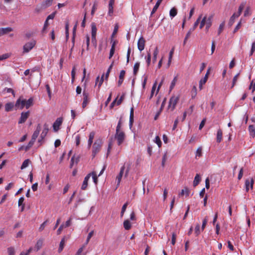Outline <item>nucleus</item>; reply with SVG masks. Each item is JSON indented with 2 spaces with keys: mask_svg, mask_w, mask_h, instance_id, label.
<instances>
[{
  "mask_svg": "<svg viewBox=\"0 0 255 255\" xmlns=\"http://www.w3.org/2000/svg\"><path fill=\"white\" fill-rule=\"evenodd\" d=\"M54 0H43L42 2L36 5L34 8V12L38 13L44 10L47 8L52 5Z\"/></svg>",
  "mask_w": 255,
  "mask_h": 255,
  "instance_id": "1",
  "label": "nucleus"
},
{
  "mask_svg": "<svg viewBox=\"0 0 255 255\" xmlns=\"http://www.w3.org/2000/svg\"><path fill=\"white\" fill-rule=\"evenodd\" d=\"M103 145L102 139L98 138L95 140L92 146V156L94 157L100 152Z\"/></svg>",
  "mask_w": 255,
  "mask_h": 255,
  "instance_id": "2",
  "label": "nucleus"
},
{
  "mask_svg": "<svg viewBox=\"0 0 255 255\" xmlns=\"http://www.w3.org/2000/svg\"><path fill=\"white\" fill-rule=\"evenodd\" d=\"M179 95H174L170 98L168 107L171 111H173L175 109L176 105L179 100Z\"/></svg>",
  "mask_w": 255,
  "mask_h": 255,
  "instance_id": "3",
  "label": "nucleus"
},
{
  "mask_svg": "<svg viewBox=\"0 0 255 255\" xmlns=\"http://www.w3.org/2000/svg\"><path fill=\"white\" fill-rule=\"evenodd\" d=\"M115 137L117 140L118 145H120L124 142L125 139L126 135L123 131H116Z\"/></svg>",
  "mask_w": 255,
  "mask_h": 255,
  "instance_id": "4",
  "label": "nucleus"
},
{
  "mask_svg": "<svg viewBox=\"0 0 255 255\" xmlns=\"http://www.w3.org/2000/svg\"><path fill=\"white\" fill-rule=\"evenodd\" d=\"M36 43V40L34 39L26 43L23 46V53L29 52L35 46Z\"/></svg>",
  "mask_w": 255,
  "mask_h": 255,
  "instance_id": "5",
  "label": "nucleus"
},
{
  "mask_svg": "<svg viewBox=\"0 0 255 255\" xmlns=\"http://www.w3.org/2000/svg\"><path fill=\"white\" fill-rule=\"evenodd\" d=\"M91 35H92V43L95 46L97 45L96 40V33H97V27L95 23L92 22L91 25Z\"/></svg>",
  "mask_w": 255,
  "mask_h": 255,
  "instance_id": "6",
  "label": "nucleus"
},
{
  "mask_svg": "<svg viewBox=\"0 0 255 255\" xmlns=\"http://www.w3.org/2000/svg\"><path fill=\"white\" fill-rule=\"evenodd\" d=\"M83 101L82 103V108H85L89 103L90 100L89 98V93L86 90L83 92Z\"/></svg>",
  "mask_w": 255,
  "mask_h": 255,
  "instance_id": "7",
  "label": "nucleus"
},
{
  "mask_svg": "<svg viewBox=\"0 0 255 255\" xmlns=\"http://www.w3.org/2000/svg\"><path fill=\"white\" fill-rule=\"evenodd\" d=\"M63 122L62 118H58L56 119L53 125V129L55 131H57L59 129L60 126Z\"/></svg>",
  "mask_w": 255,
  "mask_h": 255,
  "instance_id": "8",
  "label": "nucleus"
},
{
  "mask_svg": "<svg viewBox=\"0 0 255 255\" xmlns=\"http://www.w3.org/2000/svg\"><path fill=\"white\" fill-rule=\"evenodd\" d=\"M26 100L20 97L17 100L15 103V107L22 110L25 106Z\"/></svg>",
  "mask_w": 255,
  "mask_h": 255,
  "instance_id": "9",
  "label": "nucleus"
},
{
  "mask_svg": "<svg viewBox=\"0 0 255 255\" xmlns=\"http://www.w3.org/2000/svg\"><path fill=\"white\" fill-rule=\"evenodd\" d=\"M30 113L29 111L26 112H22L21 116L18 121V124H21L25 122L27 118L29 116Z\"/></svg>",
  "mask_w": 255,
  "mask_h": 255,
  "instance_id": "10",
  "label": "nucleus"
},
{
  "mask_svg": "<svg viewBox=\"0 0 255 255\" xmlns=\"http://www.w3.org/2000/svg\"><path fill=\"white\" fill-rule=\"evenodd\" d=\"M145 43V40L144 38L142 36H141L138 39V42H137L138 49L140 51H142L144 49Z\"/></svg>",
  "mask_w": 255,
  "mask_h": 255,
  "instance_id": "11",
  "label": "nucleus"
},
{
  "mask_svg": "<svg viewBox=\"0 0 255 255\" xmlns=\"http://www.w3.org/2000/svg\"><path fill=\"white\" fill-rule=\"evenodd\" d=\"M115 0H110L108 4V14L110 16H112L114 13V5Z\"/></svg>",
  "mask_w": 255,
  "mask_h": 255,
  "instance_id": "12",
  "label": "nucleus"
},
{
  "mask_svg": "<svg viewBox=\"0 0 255 255\" xmlns=\"http://www.w3.org/2000/svg\"><path fill=\"white\" fill-rule=\"evenodd\" d=\"M125 169V165H124L120 169V171L118 175L116 177V181L117 182V185H119L120 184L121 181V179L124 174V172Z\"/></svg>",
  "mask_w": 255,
  "mask_h": 255,
  "instance_id": "13",
  "label": "nucleus"
},
{
  "mask_svg": "<svg viewBox=\"0 0 255 255\" xmlns=\"http://www.w3.org/2000/svg\"><path fill=\"white\" fill-rule=\"evenodd\" d=\"M41 130V126L39 124L37 125L36 127V128L35 130L34 131L31 139L34 141L36 140V138H37L38 135L39 134L40 131Z\"/></svg>",
  "mask_w": 255,
  "mask_h": 255,
  "instance_id": "14",
  "label": "nucleus"
},
{
  "mask_svg": "<svg viewBox=\"0 0 255 255\" xmlns=\"http://www.w3.org/2000/svg\"><path fill=\"white\" fill-rule=\"evenodd\" d=\"M245 2H242L239 7L238 11L237 13H234L232 16H234L235 18L238 17L241 14L245 6Z\"/></svg>",
  "mask_w": 255,
  "mask_h": 255,
  "instance_id": "15",
  "label": "nucleus"
},
{
  "mask_svg": "<svg viewBox=\"0 0 255 255\" xmlns=\"http://www.w3.org/2000/svg\"><path fill=\"white\" fill-rule=\"evenodd\" d=\"M245 2H242L239 7L238 11L237 13H234L232 16H234L235 18L238 17L241 14L245 6Z\"/></svg>",
  "mask_w": 255,
  "mask_h": 255,
  "instance_id": "16",
  "label": "nucleus"
},
{
  "mask_svg": "<svg viewBox=\"0 0 255 255\" xmlns=\"http://www.w3.org/2000/svg\"><path fill=\"white\" fill-rule=\"evenodd\" d=\"M245 2H242L239 7L238 11L237 13H234L232 16H234L235 18L238 17L241 14L245 6Z\"/></svg>",
  "mask_w": 255,
  "mask_h": 255,
  "instance_id": "17",
  "label": "nucleus"
},
{
  "mask_svg": "<svg viewBox=\"0 0 255 255\" xmlns=\"http://www.w3.org/2000/svg\"><path fill=\"white\" fill-rule=\"evenodd\" d=\"M245 2H242L239 7L238 11L237 13H234L232 16H234L235 18L238 17L241 14L245 6Z\"/></svg>",
  "mask_w": 255,
  "mask_h": 255,
  "instance_id": "18",
  "label": "nucleus"
},
{
  "mask_svg": "<svg viewBox=\"0 0 255 255\" xmlns=\"http://www.w3.org/2000/svg\"><path fill=\"white\" fill-rule=\"evenodd\" d=\"M245 2H242L239 7L238 11L237 13H234L232 16H234L235 18L238 17L241 14L245 6Z\"/></svg>",
  "mask_w": 255,
  "mask_h": 255,
  "instance_id": "19",
  "label": "nucleus"
},
{
  "mask_svg": "<svg viewBox=\"0 0 255 255\" xmlns=\"http://www.w3.org/2000/svg\"><path fill=\"white\" fill-rule=\"evenodd\" d=\"M245 2H242L239 7L238 11L237 13H234L232 16H234L235 18L238 17L241 14L245 6Z\"/></svg>",
  "mask_w": 255,
  "mask_h": 255,
  "instance_id": "20",
  "label": "nucleus"
},
{
  "mask_svg": "<svg viewBox=\"0 0 255 255\" xmlns=\"http://www.w3.org/2000/svg\"><path fill=\"white\" fill-rule=\"evenodd\" d=\"M245 2H242L239 7L238 11L237 13H234L232 16H234L235 18L238 17L241 14L245 6Z\"/></svg>",
  "mask_w": 255,
  "mask_h": 255,
  "instance_id": "21",
  "label": "nucleus"
},
{
  "mask_svg": "<svg viewBox=\"0 0 255 255\" xmlns=\"http://www.w3.org/2000/svg\"><path fill=\"white\" fill-rule=\"evenodd\" d=\"M91 177V174H88L84 178L82 185L81 186V189L85 190L86 189L88 186V182Z\"/></svg>",
  "mask_w": 255,
  "mask_h": 255,
  "instance_id": "22",
  "label": "nucleus"
},
{
  "mask_svg": "<svg viewBox=\"0 0 255 255\" xmlns=\"http://www.w3.org/2000/svg\"><path fill=\"white\" fill-rule=\"evenodd\" d=\"M126 71L124 70H122L120 72L119 79L118 83V86L119 87L121 86L122 83H123L124 77L125 76Z\"/></svg>",
  "mask_w": 255,
  "mask_h": 255,
  "instance_id": "23",
  "label": "nucleus"
},
{
  "mask_svg": "<svg viewBox=\"0 0 255 255\" xmlns=\"http://www.w3.org/2000/svg\"><path fill=\"white\" fill-rule=\"evenodd\" d=\"M43 127L44 128L40 134V137L42 138V139H44L49 130L48 125L47 124H45Z\"/></svg>",
  "mask_w": 255,
  "mask_h": 255,
  "instance_id": "24",
  "label": "nucleus"
},
{
  "mask_svg": "<svg viewBox=\"0 0 255 255\" xmlns=\"http://www.w3.org/2000/svg\"><path fill=\"white\" fill-rule=\"evenodd\" d=\"M254 183V181L253 178L251 179V181H250L249 179L246 180L245 185L247 192H248L249 190L250 186L251 187V188H253Z\"/></svg>",
  "mask_w": 255,
  "mask_h": 255,
  "instance_id": "25",
  "label": "nucleus"
},
{
  "mask_svg": "<svg viewBox=\"0 0 255 255\" xmlns=\"http://www.w3.org/2000/svg\"><path fill=\"white\" fill-rule=\"evenodd\" d=\"M12 31V29L11 27H7L5 28H0V36L7 34Z\"/></svg>",
  "mask_w": 255,
  "mask_h": 255,
  "instance_id": "26",
  "label": "nucleus"
},
{
  "mask_svg": "<svg viewBox=\"0 0 255 255\" xmlns=\"http://www.w3.org/2000/svg\"><path fill=\"white\" fill-rule=\"evenodd\" d=\"M95 135V133L94 131H92L90 133L89 136V139L88 141V148H90L92 145V144L93 143V140L94 138Z\"/></svg>",
  "mask_w": 255,
  "mask_h": 255,
  "instance_id": "27",
  "label": "nucleus"
},
{
  "mask_svg": "<svg viewBox=\"0 0 255 255\" xmlns=\"http://www.w3.org/2000/svg\"><path fill=\"white\" fill-rule=\"evenodd\" d=\"M209 71L208 70L207 72V73L206 74L204 78L201 80H200V82H199V89L200 90H201L202 89V86L203 85L205 84L206 82H207V79H208V74H209Z\"/></svg>",
  "mask_w": 255,
  "mask_h": 255,
  "instance_id": "28",
  "label": "nucleus"
},
{
  "mask_svg": "<svg viewBox=\"0 0 255 255\" xmlns=\"http://www.w3.org/2000/svg\"><path fill=\"white\" fill-rule=\"evenodd\" d=\"M223 132L221 129L219 128L217 130L216 140L218 143H220L222 140Z\"/></svg>",
  "mask_w": 255,
  "mask_h": 255,
  "instance_id": "29",
  "label": "nucleus"
},
{
  "mask_svg": "<svg viewBox=\"0 0 255 255\" xmlns=\"http://www.w3.org/2000/svg\"><path fill=\"white\" fill-rule=\"evenodd\" d=\"M213 16L212 15L209 16L207 18V21L205 24L206 25V30L207 31H208L209 28L211 26L212 24V19Z\"/></svg>",
  "mask_w": 255,
  "mask_h": 255,
  "instance_id": "30",
  "label": "nucleus"
},
{
  "mask_svg": "<svg viewBox=\"0 0 255 255\" xmlns=\"http://www.w3.org/2000/svg\"><path fill=\"white\" fill-rule=\"evenodd\" d=\"M14 107V105L12 103H7L5 105V111L7 112L12 110Z\"/></svg>",
  "mask_w": 255,
  "mask_h": 255,
  "instance_id": "31",
  "label": "nucleus"
},
{
  "mask_svg": "<svg viewBox=\"0 0 255 255\" xmlns=\"http://www.w3.org/2000/svg\"><path fill=\"white\" fill-rule=\"evenodd\" d=\"M131 164H132V162L130 161H128L127 163H125L124 165H125V168L127 167V169H126V172H125V177H127L128 174V172L129 171V170H130V167L131 166Z\"/></svg>",
  "mask_w": 255,
  "mask_h": 255,
  "instance_id": "32",
  "label": "nucleus"
},
{
  "mask_svg": "<svg viewBox=\"0 0 255 255\" xmlns=\"http://www.w3.org/2000/svg\"><path fill=\"white\" fill-rule=\"evenodd\" d=\"M133 117H134V110L133 108H131L130 111V115H129V126L130 127L132 126L133 122Z\"/></svg>",
  "mask_w": 255,
  "mask_h": 255,
  "instance_id": "33",
  "label": "nucleus"
},
{
  "mask_svg": "<svg viewBox=\"0 0 255 255\" xmlns=\"http://www.w3.org/2000/svg\"><path fill=\"white\" fill-rule=\"evenodd\" d=\"M124 227L126 230H129L131 227V224L128 220H126L123 223Z\"/></svg>",
  "mask_w": 255,
  "mask_h": 255,
  "instance_id": "34",
  "label": "nucleus"
},
{
  "mask_svg": "<svg viewBox=\"0 0 255 255\" xmlns=\"http://www.w3.org/2000/svg\"><path fill=\"white\" fill-rule=\"evenodd\" d=\"M163 0H158L156 2L155 5H154V6L153 7L152 10V11L151 12V15H152L153 14H154L156 11L157 10V9H158L159 5L160 4L161 2H162Z\"/></svg>",
  "mask_w": 255,
  "mask_h": 255,
  "instance_id": "35",
  "label": "nucleus"
},
{
  "mask_svg": "<svg viewBox=\"0 0 255 255\" xmlns=\"http://www.w3.org/2000/svg\"><path fill=\"white\" fill-rule=\"evenodd\" d=\"M201 181V178L198 174H197L194 178V180L193 181V186L196 187L197 186L199 182Z\"/></svg>",
  "mask_w": 255,
  "mask_h": 255,
  "instance_id": "36",
  "label": "nucleus"
},
{
  "mask_svg": "<svg viewBox=\"0 0 255 255\" xmlns=\"http://www.w3.org/2000/svg\"><path fill=\"white\" fill-rule=\"evenodd\" d=\"M159 51L157 47H156L154 50L153 53V57H152V62L153 63H154L157 59V56L158 54Z\"/></svg>",
  "mask_w": 255,
  "mask_h": 255,
  "instance_id": "37",
  "label": "nucleus"
},
{
  "mask_svg": "<svg viewBox=\"0 0 255 255\" xmlns=\"http://www.w3.org/2000/svg\"><path fill=\"white\" fill-rule=\"evenodd\" d=\"M194 31V28H190L189 30L187 33L185 37L184 38V41H183V45H185L186 44V41L188 39V38L190 37L192 32Z\"/></svg>",
  "mask_w": 255,
  "mask_h": 255,
  "instance_id": "38",
  "label": "nucleus"
},
{
  "mask_svg": "<svg viewBox=\"0 0 255 255\" xmlns=\"http://www.w3.org/2000/svg\"><path fill=\"white\" fill-rule=\"evenodd\" d=\"M33 98H30L28 100H26L25 102V108L27 109L33 105Z\"/></svg>",
  "mask_w": 255,
  "mask_h": 255,
  "instance_id": "39",
  "label": "nucleus"
},
{
  "mask_svg": "<svg viewBox=\"0 0 255 255\" xmlns=\"http://www.w3.org/2000/svg\"><path fill=\"white\" fill-rule=\"evenodd\" d=\"M190 193V191L187 187H185L181 190V192L179 193V196H183L185 195L186 196H188Z\"/></svg>",
  "mask_w": 255,
  "mask_h": 255,
  "instance_id": "40",
  "label": "nucleus"
},
{
  "mask_svg": "<svg viewBox=\"0 0 255 255\" xmlns=\"http://www.w3.org/2000/svg\"><path fill=\"white\" fill-rule=\"evenodd\" d=\"M249 130L251 136L254 137L255 136V128L253 125L249 127Z\"/></svg>",
  "mask_w": 255,
  "mask_h": 255,
  "instance_id": "41",
  "label": "nucleus"
},
{
  "mask_svg": "<svg viewBox=\"0 0 255 255\" xmlns=\"http://www.w3.org/2000/svg\"><path fill=\"white\" fill-rule=\"evenodd\" d=\"M30 162V161L28 159H25V160H24V161L23 162V163L21 166L20 169L21 170H22V169L25 168L26 167H27L28 166Z\"/></svg>",
  "mask_w": 255,
  "mask_h": 255,
  "instance_id": "42",
  "label": "nucleus"
},
{
  "mask_svg": "<svg viewBox=\"0 0 255 255\" xmlns=\"http://www.w3.org/2000/svg\"><path fill=\"white\" fill-rule=\"evenodd\" d=\"M139 65H140V63L138 62H137L134 64V66H133V74L134 75H136V74L138 71L139 68Z\"/></svg>",
  "mask_w": 255,
  "mask_h": 255,
  "instance_id": "43",
  "label": "nucleus"
},
{
  "mask_svg": "<svg viewBox=\"0 0 255 255\" xmlns=\"http://www.w3.org/2000/svg\"><path fill=\"white\" fill-rule=\"evenodd\" d=\"M65 238H63L61 240V242L60 243L59 247V249H58V252L59 253H60L63 250L64 244H65Z\"/></svg>",
  "mask_w": 255,
  "mask_h": 255,
  "instance_id": "44",
  "label": "nucleus"
},
{
  "mask_svg": "<svg viewBox=\"0 0 255 255\" xmlns=\"http://www.w3.org/2000/svg\"><path fill=\"white\" fill-rule=\"evenodd\" d=\"M115 51V43L114 42L112 44L111 50H110V55H109V59H111L113 57V55L114 54Z\"/></svg>",
  "mask_w": 255,
  "mask_h": 255,
  "instance_id": "45",
  "label": "nucleus"
},
{
  "mask_svg": "<svg viewBox=\"0 0 255 255\" xmlns=\"http://www.w3.org/2000/svg\"><path fill=\"white\" fill-rule=\"evenodd\" d=\"M177 13V11L175 7H173L170 9L169 14L172 18L176 16Z\"/></svg>",
  "mask_w": 255,
  "mask_h": 255,
  "instance_id": "46",
  "label": "nucleus"
},
{
  "mask_svg": "<svg viewBox=\"0 0 255 255\" xmlns=\"http://www.w3.org/2000/svg\"><path fill=\"white\" fill-rule=\"evenodd\" d=\"M202 148L201 147H199L197 148L196 152V155L195 157H200L202 156Z\"/></svg>",
  "mask_w": 255,
  "mask_h": 255,
  "instance_id": "47",
  "label": "nucleus"
},
{
  "mask_svg": "<svg viewBox=\"0 0 255 255\" xmlns=\"http://www.w3.org/2000/svg\"><path fill=\"white\" fill-rule=\"evenodd\" d=\"M207 18H208L206 16H204L203 18L201 20L199 26L200 29H202L204 26L207 21Z\"/></svg>",
  "mask_w": 255,
  "mask_h": 255,
  "instance_id": "48",
  "label": "nucleus"
},
{
  "mask_svg": "<svg viewBox=\"0 0 255 255\" xmlns=\"http://www.w3.org/2000/svg\"><path fill=\"white\" fill-rule=\"evenodd\" d=\"M43 245V241L42 240H39L35 245V248L37 251H38L42 247Z\"/></svg>",
  "mask_w": 255,
  "mask_h": 255,
  "instance_id": "49",
  "label": "nucleus"
},
{
  "mask_svg": "<svg viewBox=\"0 0 255 255\" xmlns=\"http://www.w3.org/2000/svg\"><path fill=\"white\" fill-rule=\"evenodd\" d=\"M91 175L92 176V178L94 181V182L97 184L98 182V176L97 175V173L95 171H93L92 173H90Z\"/></svg>",
  "mask_w": 255,
  "mask_h": 255,
  "instance_id": "50",
  "label": "nucleus"
},
{
  "mask_svg": "<svg viewBox=\"0 0 255 255\" xmlns=\"http://www.w3.org/2000/svg\"><path fill=\"white\" fill-rule=\"evenodd\" d=\"M177 76H175L173 80H172V81L171 82V83L170 84V91H171L174 87L175 84H176V83L177 82Z\"/></svg>",
  "mask_w": 255,
  "mask_h": 255,
  "instance_id": "51",
  "label": "nucleus"
},
{
  "mask_svg": "<svg viewBox=\"0 0 255 255\" xmlns=\"http://www.w3.org/2000/svg\"><path fill=\"white\" fill-rule=\"evenodd\" d=\"M239 75H240V73H238L233 78L231 88H233L235 86V85H236V82L239 78Z\"/></svg>",
  "mask_w": 255,
  "mask_h": 255,
  "instance_id": "52",
  "label": "nucleus"
},
{
  "mask_svg": "<svg viewBox=\"0 0 255 255\" xmlns=\"http://www.w3.org/2000/svg\"><path fill=\"white\" fill-rule=\"evenodd\" d=\"M154 142L157 144L158 147H160L161 146L162 142L158 136H156L155 137Z\"/></svg>",
  "mask_w": 255,
  "mask_h": 255,
  "instance_id": "53",
  "label": "nucleus"
},
{
  "mask_svg": "<svg viewBox=\"0 0 255 255\" xmlns=\"http://www.w3.org/2000/svg\"><path fill=\"white\" fill-rule=\"evenodd\" d=\"M128 202H126L122 207V211H121V217H123L126 210V209H127V207L128 206Z\"/></svg>",
  "mask_w": 255,
  "mask_h": 255,
  "instance_id": "54",
  "label": "nucleus"
},
{
  "mask_svg": "<svg viewBox=\"0 0 255 255\" xmlns=\"http://www.w3.org/2000/svg\"><path fill=\"white\" fill-rule=\"evenodd\" d=\"M225 21H223L222 23H221L220 24L219 29H218V35H220L221 33V32H222V31L223 30L224 26H225Z\"/></svg>",
  "mask_w": 255,
  "mask_h": 255,
  "instance_id": "55",
  "label": "nucleus"
},
{
  "mask_svg": "<svg viewBox=\"0 0 255 255\" xmlns=\"http://www.w3.org/2000/svg\"><path fill=\"white\" fill-rule=\"evenodd\" d=\"M145 59L147 66H149L151 62V54L150 52L147 53V56L145 57Z\"/></svg>",
  "mask_w": 255,
  "mask_h": 255,
  "instance_id": "56",
  "label": "nucleus"
},
{
  "mask_svg": "<svg viewBox=\"0 0 255 255\" xmlns=\"http://www.w3.org/2000/svg\"><path fill=\"white\" fill-rule=\"evenodd\" d=\"M201 17H202V15H200L199 16V17L197 18L196 21L195 22V23H194V24L193 25V27L191 28H194V30L196 29V28L197 27V26L199 24V22L200 21V20L201 19Z\"/></svg>",
  "mask_w": 255,
  "mask_h": 255,
  "instance_id": "57",
  "label": "nucleus"
},
{
  "mask_svg": "<svg viewBox=\"0 0 255 255\" xmlns=\"http://www.w3.org/2000/svg\"><path fill=\"white\" fill-rule=\"evenodd\" d=\"M35 141L31 139L30 141L28 142L27 145L25 146V150L26 151L28 150L34 144Z\"/></svg>",
  "mask_w": 255,
  "mask_h": 255,
  "instance_id": "58",
  "label": "nucleus"
},
{
  "mask_svg": "<svg viewBox=\"0 0 255 255\" xmlns=\"http://www.w3.org/2000/svg\"><path fill=\"white\" fill-rule=\"evenodd\" d=\"M94 231H91L88 235V237L87 238V240H86V245H87L90 241V240L91 239V238L92 237V236H93L94 235Z\"/></svg>",
  "mask_w": 255,
  "mask_h": 255,
  "instance_id": "59",
  "label": "nucleus"
},
{
  "mask_svg": "<svg viewBox=\"0 0 255 255\" xmlns=\"http://www.w3.org/2000/svg\"><path fill=\"white\" fill-rule=\"evenodd\" d=\"M10 55L9 53H5L0 55V60L1 61L6 59L10 57Z\"/></svg>",
  "mask_w": 255,
  "mask_h": 255,
  "instance_id": "60",
  "label": "nucleus"
},
{
  "mask_svg": "<svg viewBox=\"0 0 255 255\" xmlns=\"http://www.w3.org/2000/svg\"><path fill=\"white\" fill-rule=\"evenodd\" d=\"M167 152L165 153L162 157V166L163 167L165 165V162H166V161L167 160Z\"/></svg>",
  "mask_w": 255,
  "mask_h": 255,
  "instance_id": "61",
  "label": "nucleus"
},
{
  "mask_svg": "<svg viewBox=\"0 0 255 255\" xmlns=\"http://www.w3.org/2000/svg\"><path fill=\"white\" fill-rule=\"evenodd\" d=\"M48 220H46L45 221H44L40 226L39 228V231H43L44 228H45V226L46 225L47 223H48Z\"/></svg>",
  "mask_w": 255,
  "mask_h": 255,
  "instance_id": "62",
  "label": "nucleus"
},
{
  "mask_svg": "<svg viewBox=\"0 0 255 255\" xmlns=\"http://www.w3.org/2000/svg\"><path fill=\"white\" fill-rule=\"evenodd\" d=\"M7 252H8V255H14V254H15L14 249L12 247L8 248L7 249Z\"/></svg>",
  "mask_w": 255,
  "mask_h": 255,
  "instance_id": "63",
  "label": "nucleus"
},
{
  "mask_svg": "<svg viewBox=\"0 0 255 255\" xmlns=\"http://www.w3.org/2000/svg\"><path fill=\"white\" fill-rule=\"evenodd\" d=\"M255 51V41L252 44V48L250 53V56H252Z\"/></svg>",
  "mask_w": 255,
  "mask_h": 255,
  "instance_id": "64",
  "label": "nucleus"
}]
</instances>
